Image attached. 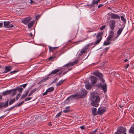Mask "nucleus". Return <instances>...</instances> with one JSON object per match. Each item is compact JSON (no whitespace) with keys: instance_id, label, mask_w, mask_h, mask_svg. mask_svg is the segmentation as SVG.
Here are the masks:
<instances>
[{"instance_id":"nucleus-47","label":"nucleus","mask_w":134,"mask_h":134,"mask_svg":"<svg viewBox=\"0 0 134 134\" xmlns=\"http://www.w3.org/2000/svg\"><path fill=\"white\" fill-rule=\"evenodd\" d=\"M31 98V97H28V98L25 99L24 100L25 101L28 100H30Z\"/></svg>"},{"instance_id":"nucleus-26","label":"nucleus","mask_w":134,"mask_h":134,"mask_svg":"<svg viewBox=\"0 0 134 134\" xmlns=\"http://www.w3.org/2000/svg\"><path fill=\"white\" fill-rule=\"evenodd\" d=\"M85 87L86 89L90 90L92 87V86L89 83L85 84Z\"/></svg>"},{"instance_id":"nucleus-1","label":"nucleus","mask_w":134,"mask_h":134,"mask_svg":"<svg viewBox=\"0 0 134 134\" xmlns=\"http://www.w3.org/2000/svg\"><path fill=\"white\" fill-rule=\"evenodd\" d=\"M91 100L92 101L98 102L100 100V98L98 94L96 93L93 92L91 95Z\"/></svg>"},{"instance_id":"nucleus-12","label":"nucleus","mask_w":134,"mask_h":134,"mask_svg":"<svg viewBox=\"0 0 134 134\" xmlns=\"http://www.w3.org/2000/svg\"><path fill=\"white\" fill-rule=\"evenodd\" d=\"M90 78L91 79L92 84L95 85L97 82V79L96 77L91 76Z\"/></svg>"},{"instance_id":"nucleus-9","label":"nucleus","mask_w":134,"mask_h":134,"mask_svg":"<svg viewBox=\"0 0 134 134\" xmlns=\"http://www.w3.org/2000/svg\"><path fill=\"white\" fill-rule=\"evenodd\" d=\"M3 23L4 26L6 28H11L14 27V26L10 24V22L9 21H5Z\"/></svg>"},{"instance_id":"nucleus-2","label":"nucleus","mask_w":134,"mask_h":134,"mask_svg":"<svg viewBox=\"0 0 134 134\" xmlns=\"http://www.w3.org/2000/svg\"><path fill=\"white\" fill-rule=\"evenodd\" d=\"M103 34V32H99L98 33L96 36L97 41L94 43V45H97L102 40Z\"/></svg>"},{"instance_id":"nucleus-19","label":"nucleus","mask_w":134,"mask_h":134,"mask_svg":"<svg viewBox=\"0 0 134 134\" xmlns=\"http://www.w3.org/2000/svg\"><path fill=\"white\" fill-rule=\"evenodd\" d=\"M12 90H7L3 92L2 93V94L4 96L9 94L12 93Z\"/></svg>"},{"instance_id":"nucleus-8","label":"nucleus","mask_w":134,"mask_h":134,"mask_svg":"<svg viewBox=\"0 0 134 134\" xmlns=\"http://www.w3.org/2000/svg\"><path fill=\"white\" fill-rule=\"evenodd\" d=\"M106 110V108L104 107H101L98 109L97 112L98 114L102 115Z\"/></svg>"},{"instance_id":"nucleus-51","label":"nucleus","mask_w":134,"mask_h":134,"mask_svg":"<svg viewBox=\"0 0 134 134\" xmlns=\"http://www.w3.org/2000/svg\"><path fill=\"white\" fill-rule=\"evenodd\" d=\"M48 92V91H47V90L42 95L43 96H45L47 94Z\"/></svg>"},{"instance_id":"nucleus-64","label":"nucleus","mask_w":134,"mask_h":134,"mask_svg":"<svg viewBox=\"0 0 134 134\" xmlns=\"http://www.w3.org/2000/svg\"><path fill=\"white\" fill-rule=\"evenodd\" d=\"M33 35L31 33H30V34L29 36L32 37L33 36Z\"/></svg>"},{"instance_id":"nucleus-41","label":"nucleus","mask_w":134,"mask_h":134,"mask_svg":"<svg viewBox=\"0 0 134 134\" xmlns=\"http://www.w3.org/2000/svg\"><path fill=\"white\" fill-rule=\"evenodd\" d=\"M121 20L123 21L124 22L126 23V20L124 18V17L123 16H121Z\"/></svg>"},{"instance_id":"nucleus-50","label":"nucleus","mask_w":134,"mask_h":134,"mask_svg":"<svg viewBox=\"0 0 134 134\" xmlns=\"http://www.w3.org/2000/svg\"><path fill=\"white\" fill-rule=\"evenodd\" d=\"M27 85V83H26V84L21 85V86L23 87L24 88H25L26 86Z\"/></svg>"},{"instance_id":"nucleus-49","label":"nucleus","mask_w":134,"mask_h":134,"mask_svg":"<svg viewBox=\"0 0 134 134\" xmlns=\"http://www.w3.org/2000/svg\"><path fill=\"white\" fill-rule=\"evenodd\" d=\"M58 80V79L56 78L55 79H54V81L51 83V84H52L53 83H56L57 82Z\"/></svg>"},{"instance_id":"nucleus-63","label":"nucleus","mask_w":134,"mask_h":134,"mask_svg":"<svg viewBox=\"0 0 134 134\" xmlns=\"http://www.w3.org/2000/svg\"><path fill=\"white\" fill-rule=\"evenodd\" d=\"M28 93H29V91H27V92H26V93L25 94L26 96H27V95L28 94Z\"/></svg>"},{"instance_id":"nucleus-44","label":"nucleus","mask_w":134,"mask_h":134,"mask_svg":"<svg viewBox=\"0 0 134 134\" xmlns=\"http://www.w3.org/2000/svg\"><path fill=\"white\" fill-rule=\"evenodd\" d=\"M110 44V43L109 42H104L103 44V45L105 46H107L109 44Z\"/></svg>"},{"instance_id":"nucleus-10","label":"nucleus","mask_w":134,"mask_h":134,"mask_svg":"<svg viewBox=\"0 0 134 134\" xmlns=\"http://www.w3.org/2000/svg\"><path fill=\"white\" fill-rule=\"evenodd\" d=\"M114 30H111L109 33V36L107 38V41H110L111 38L113 37L114 36Z\"/></svg>"},{"instance_id":"nucleus-20","label":"nucleus","mask_w":134,"mask_h":134,"mask_svg":"<svg viewBox=\"0 0 134 134\" xmlns=\"http://www.w3.org/2000/svg\"><path fill=\"white\" fill-rule=\"evenodd\" d=\"M60 70L59 69H56L53 71H52V72H51L48 76H49L50 75H51L52 74H55L58 72H59V71H60Z\"/></svg>"},{"instance_id":"nucleus-56","label":"nucleus","mask_w":134,"mask_h":134,"mask_svg":"<svg viewBox=\"0 0 134 134\" xmlns=\"http://www.w3.org/2000/svg\"><path fill=\"white\" fill-rule=\"evenodd\" d=\"M85 127L84 126H81L80 127V128L82 130L84 129L85 128Z\"/></svg>"},{"instance_id":"nucleus-17","label":"nucleus","mask_w":134,"mask_h":134,"mask_svg":"<svg viewBox=\"0 0 134 134\" xmlns=\"http://www.w3.org/2000/svg\"><path fill=\"white\" fill-rule=\"evenodd\" d=\"M92 115L93 116H95L98 114L97 111V109L93 107L91 109Z\"/></svg>"},{"instance_id":"nucleus-11","label":"nucleus","mask_w":134,"mask_h":134,"mask_svg":"<svg viewBox=\"0 0 134 134\" xmlns=\"http://www.w3.org/2000/svg\"><path fill=\"white\" fill-rule=\"evenodd\" d=\"M31 19V18L30 17H29L25 18L22 20L21 21L22 23L24 24H26Z\"/></svg>"},{"instance_id":"nucleus-6","label":"nucleus","mask_w":134,"mask_h":134,"mask_svg":"<svg viewBox=\"0 0 134 134\" xmlns=\"http://www.w3.org/2000/svg\"><path fill=\"white\" fill-rule=\"evenodd\" d=\"M96 86L98 88H101L104 93L106 92L107 86L105 84H104L103 85H102V84L100 83L97 84L96 85Z\"/></svg>"},{"instance_id":"nucleus-31","label":"nucleus","mask_w":134,"mask_h":134,"mask_svg":"<svg viewBox=\"0 0 134 134\" xmlns=\"http://www.w3.org/2000/svg\"><path fill=\"white\" fill-rule=\"evenodd\" d=\"M15 101V98L13 99H10L9 102V104L10 105H11Z\"/></svg>"},{"instance_id":"nucleus-34","label":"nucleus","mask_w":134,"mask_h":134,"mask_svg":"<svg viewBox=\"0 0 134 134\" xmlns=\"http://www.w3.org/2000/svg\"><path fill=\"white\" fill-rule=\"evenodd\" d=\"M98 130V129H96L94 131L91 132L90 134H96V133L97 131Z\"/></svg>"},{"instance_id":"nucleus-16","label":"nucleus","mask_w":134,"mask_h":134,"mask_svg":"<svg viewBox=\"0 0 134 134\" xmlns=\"http://www.w3.org/2000/svg\"><path fill=\"white\" fill-rule=\"evenodd\" d=\"M78 96L77 95V93L76 94L70 96L67 98L66 99L68 100V99H69L70 100H72L73 99H79Z\"/></svg>"},{"instance_id":"nucleus-4","label":"nucleus","mask_w":134,"mask_h":134,"mask_svg":"<svg viewBox=\"0 0 134 134\" xmlns=\"http://www.w3.org/2000/svg\"><path fill=\"white\" fill-rule=\"evenodd\" d=\"M87 94V91L85 90H82L80 93H77L79 99L82 98L86 97Z\"/></svg>"},{"instance_id":"nucleus-30","label":"nucleus","mask_w":134,"mask_h":134,"mask_svg":"<svg viewBox=\"0 0 134 134\" xmlns=\"http://www.w3.org/2000/svg\"><path fill=\"white\" fill-rule=\"evenodd\" d=\"M97 102H93L91 103V105L93 106L97 107L98 105V104L97 103Z\"/></svg>"},{"instance_id":"nucleus-5","label":"nucleus","mask_w":134,"mask_h":134,"mask_svg":"<svg viewBox=\"0 0 134 134\" xmlns=\"http://www.w3.org/2000/svg\"><path fill=\"white\" fill-rule=\"evenodd\" d=\"M116 21L113 20H110L109 26L111 30H114L116 26Z\"/></svg>"},{"instance_id":"nucleus-13","label":"nucleus","mask_w":134,"mask_h":134,"mask_svg":"<svg viewBox=\"0 0 134 134\" xmlns=\"http://www.w3.org/2000/svg\"><path fill=\"white\" fill-rule=\"evenodd\" d=\"M12 68V66L11 65L5 66L4 68L5 70L4 72H3V73H5L10 71Z\"/></svg>"},{"instance_id":"nucleus-14","label":"nucleus","mask_w":134,"mask_h":134,"mask_svg":"<svg viewBox=\"0 0 134 134\" xmlns=\"http://www.w3.org/2000/svg\"><path fill=\"white\" fill-rule=\"evenodd\" d=\"M109 15L110 16L111 18L113 19H120V16L116 14L111 13Z\"/></svg>"},{"instance_id":"nucleus-15","label":"nucleus","mask_w":134,"mask_h":134,"mask_svg":"<svg viewBox=\"0 0 134 134\" xmlns=\"http://www.w3.org/2000/svg\"><path fill=\"white\" fill-rule=\"evenodd\" d=\"M8 100L4 104L3 103H0V109L3 107L5 108L8 107Z\"/></svg>"},{"instance_id":"nucleus-40","label":"nucleus","mask_w":134,"mask_h":134,"mask_svg":"<svg viewBox=\"0 0 134 134\" xmlns=\"http://www.w3.org/2000/svg\"><path fill=\"white\" fill-rule=\"evenodd\" d=\"M16 90H18L19 92H21L22 90H23V88L21 87L20 88H18L16 89Z\"/></svg>"},{"instance_id":"nucleus-37","label":"nucleus","mask_w":134,"mask_h":134,"mask_svg":"<svg viewBox=\"0 0 134 134\" xmlns=\"http://www.w3.org/2000/svg\"><path fill=\"white\" fill-rule=\"evenodd\" d=\"M62 111H61L58 114H57L55 116V118H58L59 117H60V115L62 114Z\"/></svg>"},{"instance_id":"nucleus-38","label":"nucleus","mask_w":134,"mask_h":134,"mask_svg":"<svg viewBox=\"0 0 134 134\" xmlns=\"http://www.w3.org/2000/svg\"><path fill=\"white\" fill-rule=\"evenodd\" d=\"M13 91H14L12 93V96H13L15 95L17 93V91L16 90V89H13L12 90Z\"/></svg>"},{"instance_id":"nucleus-21","label":"nucleus","mask_w":134,"mask_h":134,"mask_svg":"<svg viewBox=\"0 0 134 134\" xmlns=\"http://www.w3.org/2000/svg\"><path fill=\"white\" fill-rule=\"evenodd\" d=\"M129 132L132 134H134V124L132 125L131 127L129 130Z\"/></svg>"},{"instance_id":"nucleus-35","label":"nucleus","mask_w":134,"mask_h":134,"mask_svg":"<svg viewBox=\"0 0 134 134\" xmlns=\"http://www.w3.org/2000/svg\"><path fill=\"white\" fill-rule=\"evenodd\" d=\"M100 1V0H96V1H95V0H93L92 3L93 4H98V2Z\"/></svg>"},{"instance_id":"nucleus-7","label":"nucleus","mask_w":134,"mask_h":134,"mask_svg":"<svg viewBox=\"0 0 134 134\" xmlns=\"http://www.w3.org/2000/svg\"><path fill=\"white\" fill-rule=\"evenodd\" d=\"M126 131V129L125 127H120L118 128L117 129V132H115V134H120L121 133L125 132Z\"/></svg>"},{"instance_id":"nucleus-45","label":"nucleus","mask_w":134,"mask_h":134,"mask_svg":"<svg viewBox=\"0 0 134 134\" xmlns=\"http://www.w3.org/2000/svg\"><path fill=\"white\" fill-rule=\"evenodd\" d=\"M119 35H117L115 37H114L112 40L114 41L118 37Z\"/></svg>"},{"instance_id":"nucleus-27","label":"nucleus","mask_w":134,"mask_h":134,"mask_svg":"<svg viewBox=\"0 0 134 134\" xmlns=\"http://www.w3.org/2000/svg\"><path fill=\"white\" fill-rule=\"evenodd\" d=\"M49 50L50 51L53 52L54 50H55L58 48V47H53L50 46H48Z\"/></svg>"},{"instance_id":"nucleus-39","label":"nucleus","mask_w":134,"mask_h":134,"mask_svg":"<svg viewBox=\"0 0 134 134\" xmlns=\"http://www.w3.org/2000/svg\"><path fill=\"white\" fill-rule=\"evenodd\" d=\"M24 102L23 101H22L21 103H19V104H16V106L19 107L20 106H21L22 105V104H23Z\"/></svg>"},{"instance_id":"nucleus-33","label":"nucleus","mask_w":134,"mask_h":134,"mask_svg":"<svg viewBox=\"0 0 134 134\" xmlns=\"http://www.w3.org/2000/svg\"><path fill=\"white\" fill-rule=\"evenodd\" d=\"M54 90V88L53 87H52L49 88L47 90L48 92H50L53 91Z\"/></svg>"},{"instance_id":"nucleus-59","label":"nucleus","mask_w":134,"mask_h":134,"mask_svg":"<svg viewBox=\"0 0 134 134\" xmlns=\"http://www.w3.org/2000/svg\"><path fill=\"white\" fill-rule=\"evenodd\" d=\"M17 71H17L14 70V71H12L11 72H10V73H13V72L16 73V72H17Z\"/></svg>"},{"instance_id":"nucleus-52","label":"nucleus","mask_w":134,"mask_h":134,"mask_svg":"<svg viewBox=\"0 0 134 134\" xmlns=\"http://www.w3.org/2000/svg\"><path fill=\"white\" fill-rule=\"evenodd\" d=\"M129 66V64H127L126 65H125L124 66V68L125 69H126L128 66Z\"/></svg>"},{"instance_id":"nucleus-28","label":"nucleus","mask_w":134,"mask_h":134,"mask_svg":"<svg viewBox=\"0 0 134 134\" xmlns=\"http://www.w3.org/2000/svg\"><path fill=\"white\" fill-rule=\"evenodd\" d=\"M49 77H47L46 78H45L41 80L38 83V85H39L42 83V82H44L46 80H47L49 79Z\"/></svg>"},{"instance_id":"nucleus-57","label":"nucleus","mask_w":134,"mask_h":134,"mask_svg":"<svg viewBox=\"0 0 134 134\" xmlns=\"http://www.w3.org/2000/svg\"><path fill=\"white\" fill-rule=\"evenodd\" d=\"M54 57H50L49 58V60H51L52 59H53V58H54Z\"/></svg>"},{"instance_id":"nucleus-46","label":"nucleus","mask_w":134,"mask_h":134,"mask_svg":"<svg viewBox=\"0 0 134 134\" xmlns=\"http://www.w3.org/2000/svg\"><path fill=\"white\" fill-rule=\"evenodd\" d=\"M18 94L17 96H16V99L17 100L20 97V94Z\"/></svg>"},{"instance_id":"nucleus-25","label":"nucleus","mask_w":134,"mask_h":134,"mask_svg":"<svg viewBox=\"0 0 134 134\" xmlns=\"http://www.w3.org/2000/svg\"><path fill=\"white\" fill-rule=\"evenodd\" d=\"M92 44V43L87 44L85 46V47H84L83 48V49H84L85 51H86L87 50L89 46H91Z\"/></svg>"},{"instance_id":"nucleus-43","label":"nucleus","mask_w":134,"mask_h":134,"mask_svg":"<svg viewBox=\"0 0 134 134\" xmlns=\"http://www.w3.org/2000/svg\"><path fill=\"white\" fill-rule=\"evenodd\" d=\"M37 88H35L34 89V90H32L31 92H30L32 94L33 93H34L37 90Z\"/></svg>"},{"instance_id":"nucleus-36","label":"nucleus","mask_w":134,"mask_h":134,"mask_svg":"<svg viewBox=\"0 0 134 134\" xmlns=\"http://www.w3.org/2000/svg\"><path fill=\"white\" fill-rule=\"evenodd\" d=\"M86 51H85V50L83 49V48L80 51V55H81L83 54L86 53Z\"/></svg>"},{"instance_id":"nucleus-3","label":"nucleus","mask_w":134,"mask_h":134,"mask_svg":"<svg viewBox=\"0 0 134 134\" xmlns=\"http://www.w3.org/2000/svg\"><path fill=\"white\" fill-rule=\"evenodd\" d=\"M93 74L99 77V79L102 82L104 83L105 81L103 78V75L101 73L99 72L98 71H96L94 72Z\"/></svg>"},{"instance_id":"nucleus-29","label":"nucleus","mask_w":134,"mask_h":134,"mask_svg":"<svg viewBox=\"0 0 134 134\" xmlns=\"http://www.w3.org/2000/svg\"><path fill=\"white\" fill-rule=\"evenodd\" d=\"M123 29V28L122 27L119 29L117 32V35L119 36L122 31Z\"/></svg>"},{"instance_id":"nucleus-18","label":"nucleus","mask_w":134,"mask_h":134,"mask_svg":"<svg viewBox=\"0 0 134 134\" xmlns=\"http://www.w3.org/2000/svg\"><path fill=\"white\" fill-rule=\"evenodd\" d=\"M78 61L77 60H76L73 62H70L69 63L67 64L66 65H64V67H66L67 66H72L76 64L77 63Z\"/></svg>"},{"instance_id":"nucleus-24","label":"nucleus","mask_w":134,"mask_h":134,"mask_svg":"<svg viewBox=\"0 0 134 134\" xmlns=\"http://www.w3.org/2000/svg\"><path fill=\"white\" fill-rule=\"evenodd\" d=\"M92 44V43L87 44L85 46V47H84L83 48V49H84L85 51H86L87 50L89 46H91Z\"/></svg>"},{"instance_id":"nucleus-54","label":"nucleus","mask_w":134,"mask_h":134,"mask_svg":"<svg viewBox=\"0 0 134 134\" xmlns=\"http://www.w3.org/2000/svg\"><path fill=\"white\" fill-rule=\"evenodd\" d=\"M104 5V4H100L98 6V8H99L100 7H102V6H103Z\"/></svg>"},{"instance_id":"nucleus-42","label":"nucleus","mask_w":134,"mask_h":134,"mask_svg":"<svg viewBox=\"0 0 134 134\" xmlns=\"http://www.w3.org/2000/svg\"><path fill=\"white\" fill-rule=\"evenodd\" d=\"M106 26V25H104L102 26L100 28V30L101 31L102 30H103L105 28Z\"/></svg>"},{"instance_id":"nucleus-22","label":"nucleus","mask_w":134,"mask_h":134,"mask_svg":"<svg viewBox=\"0 0 134 134\" xmlns=\"http://www.w3.org/2000/svg\"><path fill=\"white\" fill-rule=\"evenodd\" d=\"M76 34V32H72L71 33L70 35V37L71 38H72V39H74L75 38L77 35V34Z\"/></svg>"},{"instance_id":"nucleus-60","label":"nucleus","mask_w":134,"mask_h":134,"mask_svg":"<svg viewBox=\"0 0 134 134\" xmlns=\"http://www.w3.org/2000/svg\"><path fill=\"white\" fill-rule=\"evenodd\" d=\"M3 26V23H0V27H1Z\"/></svg>"},{"instance_id":"nucleus-58","label":"nucleus","mask_w":134,"mask_h":134,"mask_svg":"<svg viewBox=\"0 0 134 134\" xmlns=\"http://www.w3.org/2000/svg\"><path fill=\"white\" fill-rule=\"evenodd\" d=\"M40 16L38 15L36 16V19H38L39 18Z\"/></svg>"},{"instance_id":"nucleus-62","label":"nucleus","mask_w":134,"mask_h":134,"mask_svg":"<svg viewBox=\"0 0 134 134\" xmlns=\"http://www.w3.org/2000/svg\"><path fill=\"white\" fill-rule=\"evenodd\" d=\"M15 106H14V107H11L10 108H9V109L10 110H11L12 109H13L14 108Z\"/></svg>"},{"instance_id":"nucleus-55","label":"nucleus","mask_w":134,"mask_h":134,"mask_svg":"<svg viewBox=\"0 0 134 134\" xmlns=\"http://www.w3.org/2000/svg\"><path fill=\"white\" fill-rule=\"evenodd\" d=\"M30 0V3L31 4H32L33 3H36L34 1H33L32 0Z\"/></svg>"},{"instance_id":"nucleus-23","label":"nucleus","mask_w":134,"mask_h":134,"mask_svg":"<svg viewBox=\"0 0 134 134\" xmlns=\"http://www.w3.org/2000/svg\"><path fill=\"white\" fill-rule=\"evenodd\" d=\"M34 21L33 20L32 21H31L30 23L27 24L28 28L29 29L32 26L34 23Z\"/></svg>"},{"instance_id":"nucleus-53","label":"nucleus","mask_w":134,"mask_h":134,"mask_svg":"<svg viewBox=\"0 0 134 134\" xmlns=\"http://www.w3.org/2000/svg\"><path fill=\"white\" fill-rule=\"evenodd\" d=\"M69 109H68V110H66V109L64 110H63V112L64 113H68V112H69Z\"/></svg>"},{"instance_id":"nucleus-32","label":"nucleus","mask_w":134,"mask_h":134,"mask_svg":"<svg viewBox=\"0 0 134 134\" xmlns=\"http://www.w3.org/2000/svg\"><path fill=\"white\" fill-rule=\"evenodd\" d=\"M64 81V80H60V81H59V82L58 83H57L56 85L58 87L60 86L63 83V82Z\"/></svg>"},{"instance_id":"nucleus-48","label":"nucleus","mask_w":134,"mask_h":134,"mask_svg":"<svg viewBox=\"0 0 134 134\" xmlns=\"http://www.w3.org/2000/svg\"><path fill=\"white\" fill-rule=\"evenodd\" d=\"M26 96L25 94H23L22 96H21V98H20V99H24L25 97H26Z\"/></svg>"},{"instance_id":"nucleus-61","label":"nucleus","mask_w":134,"mask_h":134,"mask_svg":"<svg viewBox=\"0 0 134 134\" xmlns=\"http://www.w3.org/2000/svg\"><path fill=\"white\" fill-rule=\"evenodd\" d=\"M48 125L49 126H51L52 124H51V122H49L48 123Z\"/></svg>"}]
</instances>
